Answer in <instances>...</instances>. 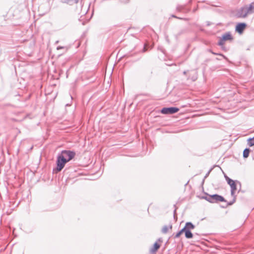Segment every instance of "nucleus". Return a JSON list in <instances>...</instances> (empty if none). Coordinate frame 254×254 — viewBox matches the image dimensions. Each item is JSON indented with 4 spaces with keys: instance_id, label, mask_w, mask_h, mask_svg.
<instances>
[{
    "instance_id": "nucleus-15",
    "label": "nucleus",
    "mask_w": 254,
    "mask_h": 254,
    "mask_svg": "<svg viewBox=\"0 0 254 254\" xmlns=\"http://www.w3.org/2000/svg\"><path fill=\"white\" fill-rule=\"evenodd\" d=\"M248 145L250 146H253L254 145V137L248 139Z\"/></svg>"
},
{
    "instance_id": "nucleus-18",
    "label": "nucleus",
    "mask_w": 254,
    "mask_h": 254,
    "mask_svg": "<svg viewBox=\"0 0 254 254\" xmlns=\"http://www.w3.org/2000/svg\"><path fill=\"white\" fill-rule=\"evenodd\" d=\"M210 51V52H211L212 54H213V55H220V56H222L224 58L226 59V57H225V56H224V55H222V54H217V53H214V52H212V51Z\"/></svg>"
},
{
    "instance_id": "nucleus-19",
    "label": "nucleus",
    "mask_w": 254,
    "mask_h": 254,
    "mask_svg": "<svg viewBox=\"0 0 254 254\" xmlns=\"http://www.w3.org/2000/svg\"><path fill=\"white\" fill-rule=\"evenodd\" d=\"M188 230L187 228L185 226L181 231H180L182 233H186V231Z\"/></svg>"
},
{
    "instance_id": "nucleus-3",
    "label": "nucleus",
    "mask_w": 254,
    "mask_h": 254,
    "mask_svg": "<svg viewBox=\"0 0 254 254\" xmlns=\"http://www.w3.org/2000/svg\"><path fill=\"white\" fill-rule=\"evenodd\" d=\"M60 155L63 156L64 158H66V161L68 162L74 158L75 153L70 150H63L62 151Z\"/></svg>"
},
{
    "instance_id": "nucleus-13",
    "label": "nucleus",
    "mask_w": 254,
    "mask_h": 254,
    "mask_svg": "<svg viewBox=\"0 0 254 254\" xmlns=\"http://www.w3.org/2000/svg\"><path fill=\"white\" fill-rule=\"evenodd\" d=\"M250 149L249 148H246L243 151V157L245 158L248 157Z\"/></svg>"
},
{
    "instance_id": "nucleus-16",
    "label": "nucleus",
    "mask_w": 254,
    "mask_h": 254,
    "mask_svg": "<svg viewBox=\"0 0 254 254\" xmlns=\"http://www.w3.org/2000/svg\"><path fill=\"white\" fill-rule=\"evenodd\" d=\"M226 180L228 183V184L230 186V184L232 183H235V182L232 179H230L227 176H225Z\"/></svg>"
},
{
    "instance_id": "nucleus-17",
    "label": "nucleus",
    "mask_w": 254,
    "mask_h": 254,
    "mask_svg": "<svg viewBox=\"0 0 254 254\" xmlns=\"http://www.w3.org/2000/svg\"><path fill=\"white\" fill-rule=\"evenodd\" d=\"M203 198L206 199L207 201L212 202V195H209L207 196L203 197Z\"/></svg>"
},
{
    "instance_id": "nucleus-8",
    "label": "nucleus",
    "mask_w": 254,
    "mask_h": 254,
    "mask_svg": "<svg viewBox=\"0 0 254 254\" xmlns=\"http://www.w3.org/2000/svg\"><path fill=\"white\" fill-rule=\"evenodd\" d=\"M246 26V24L244 23H239L236 26V30L239 33H241L243 31Z\"/></svg>"
},
{
    "instance_id": "nucleus-25",
    "label": "nucleus",
    "mask_w": 254,
    "mask_h": 254,
    "mask_svg": "<svg viewBox=\"0 0 254 254\" xmlns=\"http://www.w3.org/2000/svg\"><path fill=\"white\" fill-rule=\"evenodd\" d=\"M62 48H63L61 47H59L57 48V49L59 50V49H62Z\"/></svg>"
},
{
    "instance_id": "nucleus-26",
    "label": "nucleus",
    "mask_w": 254,
    "mask_h": 254,
    "mask_svg": "<svg viewBox=\"0 0 254 254\" xmlns=\"http://www.w3.org/2000/svg\"><path fill=\"white\" fill-rule=\"evenodd\" d=\"M183 73H184V74H186L187 73V71H184V72H183Z\"/></svg>"
},
{
    "instance_id": "nucleus-10",
    "label": "nucleus",
    "mask_w": 254,
    "mask_h": 254,
    "mask_svg": "<svg viewBox=\"0 0 254 254\" xmlns=\"http://www.w3.org/2000/svg\"><path fill=\"white\" fill-rule=\"evenodd\" d=\"M172 225H170L169 226L165 225L163 227L161 232L163 234H166L168 232L169 229H172Z\"/></svg>"
},
{
    "instance_id": "nucleus-9",
    "label": "nucleus",
    "mask_w": 254,
    "mask_h": 254,
    "mask_svg": "<svg viewBox=\"0 0 254 254\" xmlns=\"http://www.w3.org/2000/svg\"><path fill=\"white\" fill-rule=\"evenodd\" d=\"M160 246L157 242H156L153 246V247L151 249L150 252L152 254H155L158 249H159Z\"/></svg>"
},
{
    "instance_id": "nucleus-21",
    "label": "nucleus",
    "mask_w": 254,
    "mask_h": 254,
    "mask_svg": "<svg viewBox=\"0 0 254 254\" xmlns=\"http://www.w3.org/2000/svg\"><path fill=\"white\" fill-rule=\"evenodd\" d=\"M197 75L196 74L195 75H193L191 79H192V81H195L197 79Z\"/></svg>"
},
{
    "instance_id": "nucleus-4",
    "label": "nucleus",
    "mask_w": 254,
    "mask_h": 254,
    "mask_svg": "<svg viewBox=\"0 0 254 254\" xmlns=\"http://www.w3.org/2000/svg\"><path fill=\"white\" fill-rule=\"evenodd\" d=\"M232 37L230 32H227L224 34L222 37L220 39L218 42V45L223 46L225 44V41L232 40Z\"/></svg>"
},
{
    "instance_id": "nucleus-1",
    "label": "nucleus",
    "mask_w": 254,
    "mask_h": 254,
    "mask_svg": "<svg viewBox=\"0 0 254 254\" xmlns=\"http://www.w3.org/2000/svg\"><path fill=\"white\" fill-rule=\"evenodd\" d=\"M249 11L248 5H246L239 9L237 11L236 15L238 17L245 18L248 15L251 14V12H249Z\"/></svg>"
},
{
    "instance_id": "nucleus-24",
    "label": "nucleus",
    "mask_w": 254,
    "mask_h": 254,
    "mask_svg": "<svg viewBox=\"0 0 254 254\" xmlns=\"http://www.w3.org/2000/svg\"><path fill=\"white\" fill-rule=\"evenodd\" d=\"M221 46V48H222L223 50L226 51L225 47H224V45H223V46Z\"/></svg>"
},
{
    "instance_id": "nucleus-6",
    "label": "nucleus",
    "mask_w": 254,
    "mask_h": 254,
    "mask_svg": "<svg viewBox=\"0 0 254 254\" xmlns=\"http://www.w3.org/2000/svg\"><path fill=\"white\" fill-rule=\"evenodd\" d=\"M231 187V195L233 197V200L232 202H230L228 203V205H232L233 203H234L236 201V196L235 195V191L237 190L236 185L235 183H232L230 184Z\"/></svg>"
},
{
    "instance_id": "nucleus-12",
    "label": "nucleus",
    "mask_w": 254,
    "mask_h": 254,
    "mask_svg": "<svg viewBox=\"0 0 254 254\" xmlns=\"http://www.w3.org/2000/svg\"><path fill=\"white\" fill-rule=\"evenodd\" d=\"M185 226L187 228L188 230H190L194 228V226L191 222H187Z\"/></svg>"
},
{
    "instance_id": "nucleus-22",
    "label": "nucleus",
    "mask_w": 254,
    "mask_h": 254,
    "mask_svg": "<svg viewBox=\"0 0 254 254\" xmlns=\"http://www.w3.org/2000/svg\"><path fill=\"white\" fill-rule=\"evenodd\" d=\"M182 234V233L180 231H179L178 233H177V234L175 236V238H179Z\"/></svg>"
},
{
    "instance_id": "nucleus-7",
    "label": "nucleus",
    "mask_w": 254,
    "mask_h": 254,
    "mask_svg": "<svg viewBox=\"0 0 254 254\" xmlns=\"http://www.w3.org/2000/svg\"><path fill=\"white\" fill-rule=\"evenodd\" d=\"M225 200L224 198L218 194H215L212 195V202L211 203H215L218 202L219 201H225Z\"/></svg>"
},
{
    "instance_id": "nucleus-14",
    "label": "nucleus",
    "mask_w": 254,
    "mask_h": 254,
    "mask_svg": "<svg viewBox=\"0 0 254 254\" xmlns=\"http://www.w3.org/2000/svg\"><path fill=\"white\" fill-rule=\"evenodd\" d=\"M248 7L250 10L249 12H251V14L254 13V1L248 5Z\"/></svg>"
},
{
    "instance_id": "nucleus-2",
    "label": "nucleus",
    "mask_w": 254,
    "mask_h": 254,
    "mask_svg": "<svg viewBox=\"0 0 254 254\" xmlns=\"http://www.w3.org/2000/svg\"><path fill=\"white\" fill-rule=\"evenodd\" d=\"M67 162L66 158H64L63 156L59 155L57 157V171L60 172L64 168L65 164Z\"/></svg>"
},
{
    "instance_id": "nucleus-23",
    "label": "nucleus",
    "mask_w": 254,
    "mask_h": 254,
    "mask_svg": "<svg viewBox=\"0 0 254 254\" xmlns=\"http://www.w3.org/2000/svg\"><path fill=\"white\" fill-rule=\"evenodd\" d=\"M147 51L146 45H145L143 49V52H145Z\"/></svg>"
},
{
    "instance_id": "nucleus-11",
    "label": "nucleus",
    "mask_w": 254,
    "mask_h": 254,
    "mask_svg": "<svg viewBox=\"0 0 254 254\" xmlns=\"http://www.w3.org/2000/svg\"><path fill=\"white\" fill-rule=\"evenodd\" d=\"M185 237L187 239H190L193 237V234H192L190 230H187L185 233Z\"/></svg>"
},
{
    "instance_id": "nucleus-5",
    "label": "nucleus",
    "mask_w": 254,
    "mask_h": 254,
    "mask_svg": "<svg viewBox=\"0 0 254 254\" xmlns=\"http://www.w3.org/2000/svg\"><path fill=\"white\" fill-rule=\"evenodd\" d=\"M179 109L176 107L163 108L161 110V113L163 114H172L178 112Z\"/></svg>"
},
{
    "instance_id": "nucleus-20",
    "label": "nucleus",
    "mask_w": 254,
    "mask_h": 254,
    "mask_svg": "<svg viewBox=\"0 0 254 254\" xmlns=\"http://www.w3.org/2000/svg\"><path fill=\"white\" fill-rule=\"evenodd\" d=\"M188 230L187 228L185 226L181 231H180L182 233H186V231Z\"/></svg>"
},
{
    "instance_id": "nucleus-27",
    "label": "nucleus",
    "mask_w": 254,
    "mask_h": 254,
    "mask_svg": "<svg viewBox=\"0 0 254 254\" xmlns=\"http://www.w3.org/2000/svg\"><path fill=\"white\" fill-rule=\"evenodd\" d=\"M71 0H67V2L69 3Z\"/></svg>"
}]
</instances>
